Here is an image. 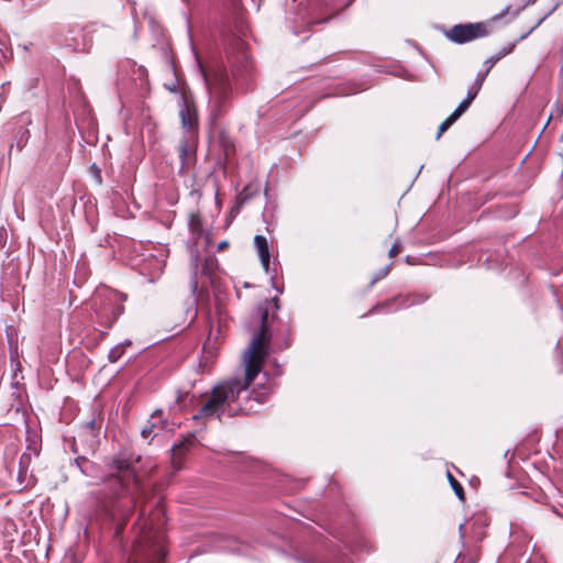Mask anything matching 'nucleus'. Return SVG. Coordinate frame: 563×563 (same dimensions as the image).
Returning a JSON list of instances; mask_svg holds the SVG:
<instances>
[{"label":"nucleus","instance_id":"1","mask_svg":"<svg viewBox=\"0 0 563 563\" xmlns=\"http://www.w3.org/2000/svg\"><path fill=\"white\" fill-rule=\"evenodd\" d=\"M272 308L279 309L277 298L265 300L257 306L256 319L260 329L251 339L243 353V376L233 375L221 380L212 387L209 395L202 400L200 408L192 416L197 424L203 426L208 420H222L223 417L251 415L258 412L269 398V390L265 386L250 389V385L260 374L263 363L268 355L271 341L277 331H283L286 325Z\"/></svg>","mask_w":563,"mask_h":563},{"label":"nucleus","instance_id":"2","mask_svg":"<svg viewBox=\"0 0 563 563\" xmlns=\"http://www.w3.org/2000/svg\"><path fill=\"white\" fill-rule=\"evenodd\" d=\"M203 82L208 91V112L212 123L222 118L231 107L232 86L228 73L217 69L211 77L198 64Z\"/></svg>","mask_w":563,"mask_h":563},{"label":"nucleus","instance_id":"3","mask_svg":"<svg viewBox=\"0 0 563 563\" xmlns=\"http://www.w3.org/2000/svg\"><path fill=\"white\" fill-rule=\"evenodd\" d=\"M157 512L162 516L159 521L154 522V519H151L148 522L139 523L140 532L134 550L137 556L144 558L151 563H163L166 555L164 537L159 529V526L164 523V514L162 509H158Z\"/></svg>","mask_w":563,"mask_h":563},{"label":"nucleus","instance_id":"4","mask_svg":"<svg viewBox=\"0 0 563 563\" xmlns=\"http://www.w3.org/2000/svg\"><path fill=\"white\" fill-rule=\"evenodd\" d=\"M110 476L118 483L122 492L128 495H134L135 489H139V481L134 467L131 463L121 456H117L110 466Z\"/></svg>","mask_w":563,"mask_h":563},{"label":"nucleus","instance_id":"5","mask_svg":"<svg viewBox=\"0 0 563 563\" xmlns=\"http://www.w3.org/2000/svg\"><path fill=\"white\" fill-rule=\"evenodd\" d=\"M125 299L126 296L124 294L117 291L109 292L107 302H104L103 307L97 312L99 322L107 328H111L124 312L123 301Z\"/></svg>","mask_w":563,"mask_h":563},{"label":"nucleus","instance_id":"6","mask_svg":"<svg viewBox=\"0 0 563 563\" xmlns=\"http://www.w3.org/2000/svg\"><path fill=\"white\" fill-rule=\"evenodd\" d=\"M353 0H317L313 7L309 24H321L335 16L340 11L350 5Z\"/></svg>","mask_w":563,"mask_h":563},{"label":"nucleus","instance_id":"7","mask_svg":"<svg viewBox=\"0 0 563 563\" xmlns=\"http://www.w3.org/2000/svg\"><path fill=\"white\" fill-rule=\"evenodd\" d=\"M446 37L457 44H464L473 40L487 35V29L484 23L456 24L446 33Z\"/></svg>","mask_w":563,"mask_h":563},{"label":"nucleus","instance_id":"8","mask_svg":"<svg viewBox=\"0 0 563 563\" xmlns=\"http://www.w3.org/2000/svg\"><path fill=\"white\" fill-rule=\"evenodd\" d=\"M167 427V420L163 418V411L157 409L155 410L151 418L148 419L146 426L141 430V435L144 439L150 437H155L157 433L156 430H164Z\"/></svg>","mask_w":563,"mask_h":563},{"label":"nucleus","instance_id":"9","mask_svg":"<svg viewBox=\"0 0 563 563\" xmlns=\"http://www.w3.org/2000/svg\"><path fill=\"white\" fill-rule=\"evenodd\" d=\"M179 117L183 126L188 131H194L198 126V117L195 108H191L186 98H183V104L179 110Z\"/></svg>","mask_w":563,"mask_h":563},{"label":"nucleus","instance_id":"10","mask_svg":"<svg viewBox=\"0 0 563 563\" xmlns=\"http://www.w3.org/2000/svg\"><path fill=\"white\" fill-rule=\"evenodd\" d=\"M254 245L256 247L261 264L266 273L269 271L271 253L268 243L265 236L255 235Z\"/></svg>","mask_w":563,"mask_h":563},{"label":"nucleus","instance_id":"11","mask_svg":"<svg viewBox=\"0 0 563 563\" xmlns=\"http://www.w3.org/2000/svg\"><path fill=\"white\" fill-rule=\"evenodd\" d=\"M417 296H397L388 301L385 302V305L389 308V310H395L399 308H408L417 302H420L416 300ZM423 299H421L422 301Z\"/></svg>","mask_w":563,"mask_h":563},{"label":"nucleus","instance_id":"12","mask_svg":"<svg viewBox=\"0 0 563 563\" xmlns=\"http://www.w3.org/2000/svg\"><path fill=\"white\" fill-rule=\"evenodd\" d=\"M516 47V42L509 43L507 46L503 47L499 52H497L495 55L489 57L484 62V66L487 69V71H490V69L494 67V65L499 62L501 58L510 54L514 48Z\"/></svg>","mask_w":563,"mask_h":563},{"label":"nucleus","instance_id":"13","mask_svg":"<svg viewBox=\"0 0 563 563\" xmlns=\"http://www.w3.org/2000/svg\"><path fill=\"white\" fill-rule=\"evenodd\" d=\"M129 345H131V341L126 340V341L113 346L108 353L109 362L110 363L118 362L123 356V354L125 353V347Z\"/></svg>","mask_w":563,"mask_h":563},{"label":"nucleus","instance_id":"14","mask_svg":"<svg viewBox=\"0 0 563 563\" xmlns=\"http://www.w3.org/2000/svg\"><path fill=\"white\" fill-rule=\"evenodd\" d=\"M102 418L100 413L92 412L91 418L85 423V429L95 435L96 431H99L102 427Z\"/></svg>","mask_w":563,"mask_h":563},{"label":"nucleus","instance_id":"15","mask_svg":"<svg viewBox=\"0 0 563 563\" xmlns=\"http://www.w3.org/2000/svg\"><path fill=\"white\" fill-rule=\"evenodd\" d=\"M192 443H194V440L190 437L178 444H174L172 448L173 459L175 460V459L184 455L189 450V448L192 445Z\"/></svg>","mask_w":563,"mask_h":563},{"label":"nucleus","instance_id":"16","mask_svg":"<svg viewBox=\"0 0 563 563\" xmlns=\"http://www.w3.org/2000/svg\"><path fill=\"white\" fill-rule=\"evenodd\" d=\"M218 266V261L214 256H208L205 258V262L201 267V275L211 277L214 269Z\"/></svg>","mask_w":563,"mask_h":563},{"label":"nucleus","instance_id":"17","mask_svg":"<svg viewBox=\"0 0 563 563\" xmlns=\"http://www.w3.org/2000/svg\"><path fill=\"white\" fill-rule=\"evenodd\" d=\"M488 73L489 71H487L486 68L484 71L478 73L474 79V82L470 86L467 91H470L472 95L477 96Z\"/></svg>","mask_w":563,"mask_h":563},{"label":"nucleus","instance_id":"18","mask_svg":"<svg viewBox=\"0 0 563 563\" xmlns=\"http://www.w3.org/2000/svg\"><path fill=\"white\" fill-rule=\"evenodd\" d=\"M198 266H199V257L197 255L191 258V268L192 274L190 278V289L195 294L198 289Z\"/></svg>","mask_w":563,"mask_h":563},{"label":"nucleus","instance_id":"19","mask_svg":"<svg viewBox=\"0 0 563 563\" xmlns=\"http://www.w3.org/2000/svg\"><path fill=\"white\" fill-rule=\"evenodd\" d=\"M475 98V95H472L470 91H467L466 97L460 102L454 112L461 117L470 108Z\"/></svg>","mask_w":563,"mask_h":563},{"label":"nucleus","instance_id":"20","mask_svg":"<svg viewBox=\"0 0 563 563\" xmlns=\"http://www.w3.org/2000/svg\"><path fill=\"white\" fill-rule=\"evenodd\" d=\"M448 479L450 482V485L452 489L454 490L455 495L460 500H464V489L462 485L453 477L451 473H448Z\"/></svg>","mask_w":563,"mask_h":563},{"label":"nucleus","instance_id":"21","mask_svg":"<svg viewBox=\"0 0 563 563\" xmlns=\"http://www.w3.org/2000/svg\"><path fill=\"white\" fill-rule=\"evenodd\" d=\"M189 397L188 393L177 391V396L175 399V404L170 406L172 410H180L186 406L187 398Z\"/></svg>","mask_w":563,"mask_h":563},{"label":"nucleus","instance_id":"22","mask_svg":"<svg viewBox=\"0 0 563 563\" xmlns=\"http://www.w3.org/2000/svg\"><path fill=\"white\" fill-rule=\"evenodd\" d=\"M178 155H179V159L181 162V165L184 166L187 162V158H188V142L187 141H181L178 145Z\"/></svg>","mask_w":563,"mask_h":563},{"label":"nucleus","instance_id":"23","mask_svg":"<svg viewBox=\"0 0 563 563\" xmlns=\"http://www.w3.org/2000/svg\"><path fill=\"white\" fill-rule=\"evenodd\" d=\"M390 265H387L380 269H378L371 280V286L376 284L378 280L385 278L389 274Z\"/></svg>","mask_w":563,"mask_h":563},{"label":"nucleus","instance_id":"24","mask_svg":"<svg viewBox=\"0 0 563 563\" xmlns=\"http://www.w3.org/2000/svg\"><path fill=\"white\" fill-rule=\"evenodd\" d=\"M553 10H554V8H553L550 12H548L547 14H544L542 18H540V19H539V21H538V22H537V23H536V24H534V25H533V26H532V27H531L527 33H525V34H522V35L520 36L519 41L525 40V38H526V37H527V36H528V35H529V34H530V33H531L536 27H538V26H539V25L544 21V19H545L549 14H551V13L553 12Z\"/></svg>","mask_w":563,"mask_h":563},{"label":"nucleus","instance_id":"25","mask_svg":"<svg viewBox=\"0 0 563 563\" xmlns=\"http://www.w3.org/2000/svg\"><path fill=\"white\" fill-rule=\"evenodd\" d=\"M451 126V123L446 120H444L440 126H439V131H438V134H437V139L439 140L441 137V135Z\"/></svg>","mask_w":563,"mask_h":563},{"label":"nucleus","instance_id":"26","mask_svg":"<svg viewBox=\"0 0 563 563\" xmlns=\"http://www.w3.org/2000/svg\"><path fill=\"white\" fill-rule=\"evenodd\" d=\"M401 251V247L399 245L398 242H395L391 246V249L389 250V256L390 257H394L396 256L399 252Z\"/></svg>","mask_w":563,"mask_h":563},{"label":"nucleus","instance_id":"27","mask_svg":"<svg viewBox=\"0 0 563 563\" xmlns=\"http://www.w3.org/2000/svg\"><path fill=\"white\" fill-rule=\"evenodd\" d=\"M76 463L77 465L79 466V468L81 470V472H86L85 471V465L89 463V461L86 459V457H77L76 459Z\"/></svg>","mask_w":563,"mask_h":563},{"label":"nucleus","instance_id":"28","mask_svg":"<svg viewBox=\"0 0 563 563\" xmlns=\"http://www.w3.org/2000/svg\"><path fill=\"white\" fill-rule=\"evenodd\" d=\"M460 118V115H457L454 111L445 119L446 121H449L451 123V125L457 121V119Z\"/></svg>","mask_w":563,"mask_h":563},{"label":"nucleus","instance_id":"29","mask_svg":"<svg viewBox=\"0 0 563 563\" xmlns=\"http://www.w3.org/2000/svg\"><path fill=\"white\" fill-rule=\"evenodd\" d=\"M228 246H229L228 241H221L217 246V251L221 252V251L225 250Z\"/></svg>","mask_w":563,"mask_h":563},{"label":"nucleus","instance_id":"30","mask_svg":"<svg viewBox=\"0 0 563 563\" xmlns=\"http://www.w3.org/2000/svg\"><path fill=\"white\" fill-rule=\"evenodd\" d=\"M165 88L167 90H169L170 92H176L177 91V84L176 82H172L170 85H165Z\"/></svg>","mask_w":563,"mask_h":563},{"label":"nucleus","instance_id":"31","mask_svg":"<svg viewBox=\"0 0 563 563\" xmlns=\"http://www.w3.org/2000/svg\"><path fill=\"white\" fill-rule=\"evenodd\" d=\"M122 529H123V527H122V526H118V527L115 528V532H114V534H115V537H117V538L121 534Z\"/></svg>","mask_w":563,"mask_h":563},{"label":"nucleus","instance_id":"32","mask_svg":"<svg viewBox=\"0 0 563 563\" xmlns=\"http://www.w3.org/2000/svg\"><path fill=\"white\" fill-rule=\"evenodd\" d=\"M382 307H387V306L385 305V302L379 303V305L375 306L373 309H371V312H374V310H379Z\"/></svg>","mask_w":563,"mask_h":563},{"label":"nucleus","instance_id":"33","mask_svg":"<svg viewBox=\"0 0 563 563\" xmlns=\"http://www.w3.org/2000/svg\"><path fill=\"white\" fill-rule=\"evenodd\" d=\"M288 345H289V343H288V342H285V344L280 345V346H278V347H279L280 350H283V349L288 347Z\"/></svg>","mask_w":563,"mask_h":563},{"label":"nucleus","instance_id":"34","mask_svg":"<svg viewBox=\"0 0 563 563\" xmlns=\"http://www.w3.org/2000/svg\"><path fill=\"white\" fill-rule=\"evenodd\" d=\"M365 547V544H355V545H352V548H363Z\"/></svg>","mask_w":563,"mask_h":563},{"label":"nucleus","instance_id":"35","mask_svg":"<svg viewBox=\"0 0 563 563\" xmlns=\"http://www.w3.org/2000/svg\"><path fill=\"white\" fill-rule=\"evenodd\" d=\"M21 477H22V471L20 470V473H19V479L20 481H22Z\"/></svg>","mask_w":563,"mask_h":563},{"label":"nucleus","instance_id":"36","mask_svg":"<svg viewBox=\"0 0 563 563\" xmlns=\"http://www.w3.org/2000/svg\"><path fill=\"white\" fill-rule=\"evenodd\" d=\"M271 279H272V283H274L275 275H272V276H271Z\"/></svg>","mask_w":563,"mask_h":563}]
</instances>
